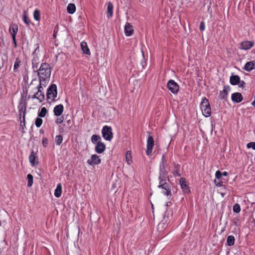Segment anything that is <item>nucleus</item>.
<instances>
[{"label":"nucleus","instance_id":"1","mask_svg":"<svg viewBox=\"0 0 255 255\" xmlns=\"http://www.w3.org/2000/svg\"><path fill=\"white\" fill-rule=\"evenodd\" d=\"M36 69L39 86L43 85V86L45 87L49 82L51 76V68L50 64L46 62L42 63L39 68Z\"/></svg>","mask_w":255,"mask_h":255},{"label":"nucleus","instance_id":"2","mask_svg":"<svg viewBox=\"0 0 255 255\" xmlns=\"http://www.w3.org/2000/svg\"><path fill=\"white\" fill-rule=\"evenodd\" d=\"M26 105V98L22 95L20 98L19 103L18 105V110L20 119L22 118L24 121L25 118Z\"/></svg>","mask_w":255,"mask_h":255},{"label":"nucleus","instance_id":"3","mask_svg":"<svg viewBox=\"0 0 255 255\" xmlns=\"http://www.w3.org/2000/svg\"><path fill=\"white\" fill-rule=\"evenodd\" d=\"M201 109L203 114L206 117H208L211 115V110L208 100L204 98L201 103Z\"/></svg>","mask_w":255,"mask_h":255},{"label":"nucleus","instance_id":"4","mask_svg":"<svg viewBox=\"0 0 255 255\" xmlns=\"http://www.w3.org/2000/svg\"><path fill=\"white\" fill-rule=\"evenodd\" d=\"M42 86L43 85H40V86L39 85L40 87L38 88L36 91H32L33 94L31 96L30 95H29L28 99H36L39 101L40 103L42 102L44 100V95L41 91V89H42Z\"/></svg>","mask_w":255,"mask_h":255},{"label":"nucleus","instance_id":"5","mask_svg":"<svg viewBox=\"0 0 255 255\" xmlns=\"http://www.w3.org/2000/svg\"><path fill=\"white\" fill-rule=\"evenodd\" d=\"M57 95V86L55 84H53L48 89L47 92V99L50 100L51 102H54L55 101Z\"/></svg>","mask_w":255,"mask_h":255},{"label":"nucleus","instance_id":"6","mask_svg":"<svg viewBox=\"0 0 255 255\" xmlns=\"http://www.w3.org/2000/svg\"><path fill=\"white\" fill-rule=\"evenodd\" d=\"M102 134L103 138L108 141H111L113 137L112 128L111 127L104 126L102 130Z\"/></svg>","mask_w":255,"mask_h":255},{"label":"nucleus","instance_id":"7","mask_svg":"<svg viewBox=\"0 0 255 255\" xmlns=\"http://www.w3.org/2000/svg\"><path fill=\"white\" fill-rule=\"evenodd\" d=\"M39 46L38 45H37V47L34 50L32 56L33 58L32 60V67L35 68L36 69H37L38 67V61H39V57L37 55V52H39Z\"/></svg>","mask_w":255,"mask_h":255},{"label":"nucleus","instance_id":"8","mask_svg":"<svg viewBox=\"0 0 255 255\" xmlns=\"http://www.w3.org/2000/svg\"><path fill=\"white\" fill-rule=\"evenodd\" d=\"M162 182L163 180H160V188L163 189L162 193L170 197L172 194L170 184L166 182L162 183Z\"/></svg>","mask_w":255,"mask_h":255},{"label":"nucleus","instance_id":"9","mask_svg":"<svg viewBox=\"0 0 255 255\" xmlns=\"http://www.w3.org/2000/svg\"><path fill=\"white\" fill-rule=\"evenodd\" d=\"M169 90L173 94H176L179 90L178 85L173 80H170L167 84Z\"/></svg>","mask_w":255,"mask_h":255},{"label":"nucleus","instance_id":"10","mask_svg":"<svg viewBox=\"0 0 255 255\" xmlns=\"http://www.w3.org/2000/svg\"><path fill=\"white\" fill-rule=\"evenodd\" d=\"M154 140L153 137L149 135L147 141V149L146 151V154L149 155L152 151L153 146L154 145Z\"/></svg>","mask_w":255,"mask_h":255},{"label":"nucleus","instance_id":"11","mask_svg":"<svg viewBox=\"0 0 255 255\" xmlns=\"http://www.w3.org/2000/svg\"><path fill=\"white\" fill-rule=\"evenodd\" d=\"M101 162V159L99 156L97 154L92 155L91 158L87 160V163L90 165H95L100 164Z\"/></svg>","mask_w":255,"mask_h":255},{"label":"nucleus","instance_id":"12","mask_svg":"<svg viewBox=\"0 0 255 255\" xmlns=\"http://www.w3.org/2000/svg\"><path fill=\"white\" fill-rule=\"evenodd\" d=\"M179 183L184 193H189L190 192L189 186L187 184L186 179L185 178L182 177L180 178L179 180Z\"/></svg>","mask_w":255,"mask_h":255},{"label":"nucleus","instance_id":"13","mask_svg":"<svg viewBox=\"0 0 255 255\" xmlns=\"http://www.w3.org/2000/svg\"><path fill=\"white\" fill-rule=\"evenodd\" d=\"M125 34L127 36H130L132 35L134 30L132 25L129 23L127 22L124 27Z\"/></svg>","mask_w":255,"mask_h":255},{"label":"nucleus","instance_id":"14","mask_svg":"<svg viewBox=\"0 0 255 255\" xmlns=\"http://www.w3.org/2000/svg\"><path fill=\"white\" fill-rule=\"evenodd\" d=\"M106 149V145L103 142H99L96 144L95 150V151L98 153L101 154L104 152Z\"/></svg>","mask_w":255,"mask_h":255},{"label":"nucleus","instance_id":"15","mask_svg":"<svg viewBox=\"0 0 255 255\" xmlns=\"http://www.w3.org/2000/svg\"><path fill=\"white\" fill-rule=\"evenodd\" d=\"M64 111V106L62 104L56 106L53 109V113L55 116L60 117Z\"/></svg>","mask_w":255,"mask_h":255},{"label":"nucleus","instance_id":"16","mask_svg":"<svg viewBox=\"0 0 255 255\" xmlns=\"http://www.w3.org/2000/svg\"><path fill=\"white\" fill-rule=\"evenodd\" d=\"M231 100L235 103H239L243 101V97L240 93L236 92L232 95Z\"/></svg>","mask_w":255,"mask_h":255},{"label":"nucleus","instance_id":"17","mask_svg":"<svg viewBox=\"0 0 255 255\" xmlns=\"http://www.w3.org/2000/svg\"><path fill=\"white\" fill-rule=\"evenodd\" d=\"M230 90V87L229 86H225L223 91H221L219 95V98L220 99L226 100L228 94V92Z\"/></svg>","mask_w":255,"mask_h":255},{"label":"nucleus","instance_id":"18","mask_svg":"<svg viewBox=\"0 0 255 255\" xmlns=\"http://www.w3.org/2000/svg\"><path fill=\"white\" fill-rule=\"evenodd\" d=\"M9 31L12 36V38L15 39L18 31V26L15 24L10 25L9 28Z\"/></svg>","mask_w":255,"mask_h":255},{"label":"nucleus","instance_id":"19","mask_svg":"<svg viewBox=\"0 0 255 255\" xmlns=\"http://www.w3.org/2000/svg\"><path fill=\"white\" fill-rule=\"evenodd\" d=\"M114 5L111 1L107 3V16L108 18H111L113 15Z\"/></svg>","mask_w":255,"mask_h":255},{"label":"nucleus","instance_id":"20","mask_svg":"<svg viewBox=\"0 0 255 255\" xmlns=\"http://www.w3.org/2000/svg\"><path fill=\"white\" fill-rule=\"evenodd\" d=\"M80 46L81 49L84 54L88 55H90L91 54V52L86 42L84 41H82L81 42Z\"/></svg>","mask_w":255,"mask_h":255},{"label":"nucleus","instance_id":"21","mask_svg":"<svg viewBox=\"0 0 255 255\" xmlns=\"http://www.w3.org/2000/svg\"><path fill=\"white\" fill-rule=\"evenodd\" d=\"M34 82H37V80L36 79H33L29 85L28 86V90L30 91V94H32V91H36L38 88L40 87L39 86V84L34 86Z\"/></svg>","mask_w":255,"mask_h":255},{"label":"nucleus","instance_id":"22","mask_svg":"<svg viewBox=\"0 0 255 255\" xmlns=\"http://www.w3.org/2000/svg\"><path fill=\"white\" fill-rule=\"evenodd\" d=\"M240 77L238 75H232L230 78V82L232 85H237L240 83Z\"/></svg>","mask_w":255,"mask_h":255},{"label":"nucleus","instance_id":"23","mask_svg":"<svg viewBox=\"0 0 255 255\" xmlns=\"http://www.w3.org/2000/svg\"><path fill=\"white\" fill-rule=\"evenodd\" d=\"M254 45V42L252 41H246L242 42V48L245 50H248L250 49Z\"/></svg>","mask_w":255,"mask_h":255},{"label":"nucleus","instance_id":"24","mask_svg":"<svg viewBox=\"0 0 255 255\" xmlns=\"http://www.w3.org/2000/svg\"><path fill=\"white\" fill-rule=\"evenodd\" d=\"M255 68V61L248 62L245 64V65L244 66V69L247 71H250Z\"/></svg>","mask_w":255,"mask_h":255},{"label":"nucleus","instance_id":"25","mask_svg":"<svg viewBox=\"0 0 255 255\" xmlns=\"http://www.w3.org/2000/svg\"><path fill=\"white\" fill-rule=\"evenodd\" d=\"M162 168L163 170L161 171L163 173L167 172V169H168V165L167 163L166 157L165 155L163 154L162 156Z\"/></svg>","mask_w":255,"mask_h":255},{"label":"nucleus","instance_id":"26","mask_svg":"<svg viewBox=\"0 0 255 255\" xmlns=\"http://www.w3.org/2000/svg\"><path fill=\"white\" fill-rule=\"evenodd\" d=\"M62 194V185L61 184H58L54 191V196L59 198L61 196Z\"/></svg>","mask_w":255,"mask_h":255},{"label":"nucleus","instance_id":"27","mask_svg":"<svg viewBox=\"0 0 255 255\" xmlns=\"http://www.w3.org/2000/svg\"><path fill=\"white\" fill-rule=\"evenodd\" d=\"M36 159V156L35 152L33 150L31 151L30 154L29 156V162L31 164L32 166L35 165V160Z\"/></svg>","mask_w":255,"mask_h":255},{"label":"nucleus","instance_id":"28","mask_svg":"<svg viewBox=\"0 0 255 255\" xmlns=\"http://www.w3.org/2000/svg\"><path fill=\"white\" fill-rule=\"evenodd\" d=\"M67 12L70 14L74 13L76 11V6L74 3H69L67 7Z\"/></svg>","mask_w":255,"mask_h":255},{"label":"nucleus","instance_id":"29","mask_svg":"<svg viewBox=\"0 0 255 255\" xmlns=\"http://www.w3.org/2000/svg\"><path fill=\"white\" fill-rule=\"evenodd\" d=\"M21 64V60L19 58H16L14 64L13 72H16L18 71V69Z\"/></svg>","mask_w":255,"mask_h":255},{"label":"nucleus","instance_id":"30","mask_svg":"<svg viewBox=\"0 0 255 255\" xmlns=\"http://www.w3.org/2000/svg\"><path fill=\"white\" fill-rule=\"evenodd\" d=\"M91 141L93 143H97L101 142V138L99 135L94 134L91 137Z\"/></svg>","mask_w":255,"mask_h":255},{"label":"nucleus","instance_id":"31","mask_svg":"<svg viewBox=\"0 0 255 255\" xmlns=\"http://www.w3.org/2000/svg\"><path fill=\"white\" fill-rule=\"evenodd\" d=\"M235 238L233 236H229L227 238V244L229 246H232L234 245Z\"/></svg>","mask_w":255,"mask_h":255},{"label":"nucleus","instance_id":"32","mask_svg":"<svg viewBox=\"0 0 255 255\" xmlns=\"http://www.w3.org/2000/svg\"><path fill=\"white\" fill-rule=\"evenodd\" d=\"M47 113V110L45 107H42L40 111L38 113V116L40 118H44Z\"/></svg>","mask_w":255,"mask_h":255},{"label":"nucleus","instance_id":"33","mask_svg":"<svg viewBox=\"0 0 255 255\" xmlns=\"http://www.w3.org/2000/svg\"><path fill=\"white\" fill-rule=\"evenodd\" d=\"M23 20L27 25H29L30 20L29 19L27 13L25 11H24L23 14Z\"/></svg>","mask_w":255,"mask_h":255},{"label":"nucleus","instance_id":"34","mask_svg":"<svg viewBox=\"0 0 255 255\" xmlns=\"http://www.w3.org/2000/svg\"><path fill=\"white\" fill-rule=\"evenodd\" d=\"M27 179L28 180L27 186L30 187L33 184V176L31 174H28L27 175Z\"/></svg>","mask_w":255,"mask_h":255},{"label":"nucleus","instance_id":"35","mask_svg":"<svg viewBox=\"0 0 255 255\" xmlns=\"http://www.w3.org/2000/svg\"><path fill=\"white\" fill-rule=\"evenodd\" d=\"M33 17H34V18L35 19V20H36L37 21H38V20H40V11L38 9H36L34 11Z\"/></svg>","mask_w":255,"mask_h":255},{"label":"nucleus","instance_id":"36","mask_svg":"<svg viewBox=\"0 0 255 255\" xmlns=\"http://www.w3.org/2000/svg\"><path fill=\"white\" fill-rule=\"evenodd\" d=\"M131 158L132 157L130 151H128L126 154V161L127 162L128 164H130V162H131Z\"/></svg>","mask_w":255,"mask_h":255},{"label":"nucleus","instance_id":"37","mask_svg":"<svg viewBox=\"0 0 255 255\" xmlns=\"http://www.w3.org/2000/svg\"><path fill=\"white\" fill-rule=\"evenodd\" d=\"M55 142L56 144L60 145L63 141V136L61 135H58L55 136Z\"/></svg>","mask_w":255,"mask_h":255},{"label":"nucleus","instance_id":"38","mask_svg":"<svg viewBox=\"0 0 255 255\" xmlns=\"http://www.w3.org/2000/svg\"><path fill=\"white\" fill-rule=\"evenodd\" d=\"M42 122H43V121L40 118H37L35 120V126L37 127V128H39L42 124Z\"/></svg>","mask_w":255,"mask_h":255},{"label":"nucleus","instance_id":"39","mask_svg":"<svg viewBox=\"0 0 255 255\" xmlns=\"http://www.w3.org/2000/svg\"><path fill=\"white\" fill-rule=\"evenodd\" d=\"M233 211L236 213H238L241 211L240 206L238 204H235L233 206Z\"/></svg>","mask_w":255,"mask_h":255},{"label":"nucleus","instance_id":"40","mask_svg":"<svg viewBox=\"0 0 255 255\" xmlns=\"http://www.w3.org/2000/svg\"><path fill=\"white\" fill-rule=\"evenodd\" d=\"M164 222L162 224L163 226L162 227V229H165L166 228L167 226L168 223V221H169V218H168V217H164Z\"/></svg>","mask_w":255,"mask_h":255},{"label":"nucleus","instance_id":"41","mask_svg":"<svg viewBox=\"0 0 255 255\" xmlns=\"http://www.w3.org/2000/svg\"><path fill=\"white\" fill-rule=\"evenodd\" d=\"M247 147L248 148H252L253 149L255 150V142H251L247 144Z\"/></svg>","mask_w":255,"mask_h":255},{"label":"nucleus","instance_id":"42","mask_svg":"<svg viewBox=\"0 0 255 255\" xmlns=\"http://www.w3.org/2000/svg\"><path fill=\"white\" fill-rule=\"evenodd\" d=\"M222 176V174L220 171L218 170L216 172L215 176L218 180H219L221 178Z\"/></svg>","mask_w":255,"mask_h":255},{"label":"nucleus","instance_id":"43","mask_svg":"<svg viewBox=\"0 0 255 255\" xmlns=\"http://www.w3.org/2000/svg\"><path fill=\"white\" fill-rule=\"evenodd\" d=\"M63 120H64L63 117H61L60 118H57L55 120V123L57 124H61L63 122Z\"/></svg>","mask_w":255,"mask_h":255},{"label":"nucleus","instance_id":"44","mask_svg":"<svg viewBox=\"0 0 255 255\" xmlns=\"http://www.w3.org/2000/svg\"><path fill=\"white\" fill-rule=\"evenodd\" d=\"M48 143V140L47 138H43L42 144L44 147H46Z\"/></svg>","mask_w":255,"mask_h":255},{"label":"nucleus","instance_id":"45","mask_svg":"<svg viewBox=\"0 0 255 255\" xmlns=\"http://www.w3.org/2000/svg\"><path fill=\"white\" fill-rule=\"evenodd\" d=\"M214 183H215V185L218 187H221V186H223V182L219 181V180H218V181L216 180H215Z\"/></svg>","mask_w":255,"mask_h":255},{"label":"nucleus","instance_id":"46","mask_svg":"<svg viewBox=\"0 0 255 255\" xmlns=\"http://www.w3.org/2000/svg\"><path fill=\"white\" fill-rule=\"evenodd\" d=\"M199 28L201 31H203L205 29V24L203 21L200 22Z\"/></svg>","mask_w":255,"mask_h":255},{"label":"nucleus","instance_id":"47","mask_svg":"<svg viewBox=\"0 0 255 255\" xmlns=\"http://www.w3.org/2000/svg\"><path fill=\"white\" fill-rule=\"evenodd\" d=\"M174 174L175 176L177 175L179 177L181 176V174L179 173V167H178V168L176 169L174 172Z\"/></svg>","mask_w":255,"mask_h":255},{"label":"nucleus","instance_id":"48","mask_svg":"<svg viewBox=\"0 0 255 255\" xmlns=\"http://www.w3.org/2000/svg\"><path fill=\"white\" fill-rule=\"evenodd\" d=\"M239 87L243 88L245 85V83L244 81H241L240 80V83H239Z\"/></svg>","mask_w":255,"mask_h":255},{"label":"nucleus","instance_id":"49","mask_svg":"<svg viewBox=\"0 0 255 255\" xmlns=\"http://www.w3.org/2000/svg\"><path fill=\"white\" fill-rule=\"evenodd\" d=\"M13 42L14 43V47L16 48L17 47V43L16 41V37H15V39H12Z\"/></svg>","mask_w":255,"mask_h":255},{"label":"nucleus","instance_id":"50","mask_svg":"<svg viewBox=\"0 0 255 255\" xmlns=\"http://www.w3.org/2000/svg\"><path fill=\"white\" fill-rule=\"evenodd\" d=\"M25 121L24 120V122L23 121V119H22V121L21 122L20 126L21 127L25 126Z\"/></svg>","mask_w":255,"mask_h":255},{"label":"nucleus","instance_id":"51","mask_svg":"<svg viewBox=\"0 0 255 255\" xmlns=\"http://www.w3.org/2000/svg\"><path fill=\"white\" fill-rule=\"evenodd\" d=\"M222 175L225 176H227V175H228V172H226V171H225V172H224L223 173H222Z\"/></svg>","mask_w":255,"mask_h":255},{"label":"nucleus","instance_id":"52","mask_svg":"<svg viewBox=\"0 0 255 255\" xmlns=\"http://www.w3.org/2000/svg\"><path fill=\"white\" fill-rule=\"evenodd\" d=\"M56 32H55V30H54V33H53V36L54 37H56Z\"/></svg>","mask_w":255,"mask_h":255},{"label":"nucleus","instance_id":"53","mask_svg":"<svg viewBox=\"0 0 255 255\" xmlns=\"http://www.w3.org/2000/svg\"><path fill=\"white\" fill-rule=\"evenodd\" d=\"M67 123L69 125L71 124V120H67Z\"/></svg>","mask_w":255,"mask_h":255},{"label":"nucleus","instance_id":"54","mask_svg":"<svg viewBox=\"0 0 255 255\" xmlns=\"http://www.w3.org/2000/svg\"><path fill=\"white\" fill-rule=\"evenodd\" d=\"M252 104L253 106L255 107V100L253 102Z\"/></svg>","mask_w":255,"mask_h":255},{"label":"nucleus","instance_id":"55","mask_svg":"<svg viewBox=\"0 0 255 255\" xmlns=\"http://www.w3.org/2000/svg\"><path fill=\"white\" fill-rule=\"evenodd\" d=\"M178 167H180L179 165V164H177V165L175 166V168H176V169H178Z\"/></svg>","mask_w":255,"mask_h":255}]
</instances>
